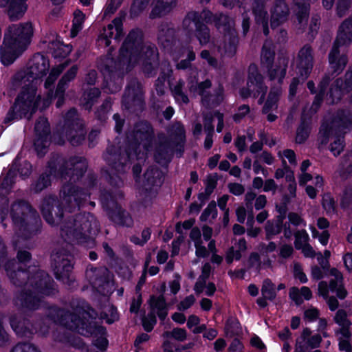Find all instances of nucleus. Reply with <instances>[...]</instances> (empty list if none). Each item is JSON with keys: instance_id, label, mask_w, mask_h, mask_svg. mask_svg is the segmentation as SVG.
Segmentation results:
<instances>
[{"instance_id": "7", "label": "nucleus", "mask_w": 352, "mask_h": 352, "mask_svg": "<svg viewBox=\"0 0 352 352\" xmlns=\"http://www.w3.org/2000/svg\"><path fill=\"white\" fill-rule=\"evenodd\" d=\"M11 215L16 234L19 236L27 238L41 231V219L28 204L18 202L13 204Z\"/></svg>"}, {"instance_id": "5", "label": "nucleus", "mask_w": 352, "mask_h": 352, "mask_svg": "<svg viewBox=\"0 0 352 352\" xmlns=\"http://www.w3.org/2000/svg\"><path fill=\"white\" fill-rule=\"evenodd\" d=\"M33 34V25L30 21L9 25L0 46L1 63L5 66L12 64L28 49Z\"/></svg>"}, {"instance_id": "27", "label": "nucleus", "mask_w": 352, "mask_h": 352, "mask_svg": "<svg viewBox=\"0 0 352 352\" xmlns=\"http://www.w3.org/2000/svg\"><path fill=\"white\" fill-rule=\"evenodd\" d=\"M148 303L151 310L155 311L160 321L164 322L168 316V306L166 298L163 294L158 296L151 295Z\"/></svg>"}, {"instance_id": "18", "label": "nucleus", "mask_w": 352, "mask_h": 352, "mask_svg": "<svg viewBox=\"0 0 352 352\" xmlns=\"http://www.w3.org/2000/svg\"><path fill=\"white\" fill-rule=\"evenodd\" d=\"M314 62V50L311 45H304L298 51L296 57V69L298 74L302 81L307 80L310 76Z\"/></svg>"}, {"instance_id": "51", "label": "nucleus", "mask_w": 352, "mask_h": 352, "mask_svg": "<svg viewBox=\"0 0 352 352\" xmlns=\"http://www.w3.org/2000/svg\"><path fill=\"white\" fill-rule=\"evenodd\" d=\"M211 215L212 219H215L218 215V210L215 201H211L207 207L203 210L200 215L199 220L201 222H206Z\"/></svg>"}, {"instance_id": "25", "label": "nucleus", "mask_w": 352, "mask_h": 352, "mask_svg": "<svg viewBox=\"0 0 352 352\" xmlns=\"http://www.w3.org/2000/svg\"><path fill=\"white\" fill-rule=\"evenodd\" d=\"M0 7L5 8V12L11 21L21 19L28 9L25 1H0Z\"/></svg>"}, {"instance_id": "61", "label": "nucleus", "mask_w": 352, "mask_h": 352, "mask_svg": "<svg viewBox=\"0 0 352 352\" xmlns=\"http://www.w3.org/2000/svg\"><path fill=\"white\" fill-rule=\"evenodd\" d=\"M78 71V66L77 65H72L60 78L63 82L68 84L74 80L76 77Z\"/></svg>"}, {"instance_id": "43", "label": "nucleus", "mask_w": 352, "mask_h": 352, "mask_svg": "<svg viewBox=\"0 0 352 352\" xmlns=\"http://www.w3.org/2000/svg\"><path fill=\"white\" fill-rule=\"evenodd\" d=\"M223 34L227 43L226 46V50L233 54H236L239 44V37L236 30L232 28L230 31L226 32Z\"/></svg>"}, {"instance_id": "41", "label": "nucleus", "mask_w": 352, "mask_h": 352, "mask_svg": "<svg viewBox=\"0 0 352 352\" xmlns=\"http://www.w3.org/2000/svg\"><path fill=\"white\" fill-rule=\"evenodd\" d=\"M295 5L297 6V10L295 12L297 21L298 23L302 24L307 23L309 12L310 3L309 1H294Z\"/></svg>"}, {"instance_id": "6", "label": "nucleus", "mask_w": 352, "mask_h": 352, "mask_svg": "<svg viewBox=\"0 0 352 352\" xmlns=\"http://www.w3.org/2000/svg\"><path fill=\"white\" fill-rule=\"evenodd\" d=\"M20 86L21 89L4 119L5 123L22 118L31 120L43 102L42 91L38 89L34 82Z\"/></svg>"}, {"instance_id": "55", "label": "nucleus", "mask_w": 352, "mask_h": 352, "mask_svg": "<svg viewBox=\"0 0 352 352\" xmlns=\"http://www.w3.org/2000/svg\"><path fill=\"white\" fill-rule=\"evenodd\" d=\"M340 208L343 210L349 209L352 205V188H346L340 198Z\"/></svg>"}, {"instance_id": "49", "label": "nucleus", "mask_w": 352, "mask_h": 352, "mask_svg": "<svg viewBox=\"0 0 352 352\" xmlns=\"http://www.w3.org/2000/svg\"><path fill=\"white\" fill-rule=\"evenodd\" d=\"M263 81V76L258 71L257 65L255 63H251L248 67V83L255 85Z\"/></svg>"}, {"instance_id": "20", "label": "nucleus", "mask_w": 352, "mask_h": 352, "mask_svg": "<svg viewBox=\"0 0 352 352\" xmlns=\"http://www.w3.org/2000/svg\"><path fill=\"white\" fill-rule=\"evenodd\" d=\"M173 139L163 136L155 146L153 158L155 162L162 166L168 165L175 155L174 146H172Z\"/></svg>"}, {"instance_id": "26", "label": "nucleus", "mask_w": 352, "mask_h": 352, "mask_svg": "<svg viewBox=\"0 0 352 352\" xmlns=\"http://www.w3.org/2000/svg\"><path fill=\"white\" fill-rule=\"evenodd\" d=\"M261 297L256 299V304L261 309L267 307V300L273 302L276 298V286L270 278H266L263 280L261 287Z\"/></svg>"}, {"instance_id": "22", "label": "nucleus", "mask_w": 352, "mask_h": 352, "mask_svg": "<svg viewBox=\"0 0 352 352\" xmlns=\"http://www.w3.org/2000/svg\"><path fill=\"white\" fill-rule=\"evenodd\" d=\"M288 65L287 57L278 56L275 63L265 69L269 80L271 81L277 80L279 84H282L287 74Z\"/></svg>"}, {"instance_id": "52", "label": "nucleus", "mask_w": 352, "mask_h": 352, "mask_svg": "<svg viewBox=\"0 0 352 352\" xmlns=\"http://www.w3.org/2000/svg\"><path fill=\"white\" fill-rule=\"evenodd\" d=\"M333 126H336L333 124L332 121L330 122H323L321 124L319 133L322 138L321 143L322 144L328 143L329 138L332 135Z\"/></svg>"}, {"instance_id": "34", "label": "nucleus", "mask_w": 352, "mask_h": 352, "mask_svg": "<svg viewBox=\"0 0 352 352\" xmlns=\"http://www.w3.org/2000/svg\"><path fill=\"white\" fill-rule=\"evenodd\" d=\"M50 138V142L55 144L63 146L65 143V138L67 139L65 126L63 129L54 130L51 133L50 124L47 118H45V143L47 140Z\"/></svg>"}, {"instance_id": "38", "label": "nucleus", "mask_w": 352, "mask_h": 352, "mask_svg": "<svg viewBox=\"0 0 352 352\" xmlns=\"http://www.w3.org/2000/svg\"><path fill=\"white\" fill-rule=\"evenodd\" d=\"M337 36L342 41L343 43L351 45L352 43V16L345 19L339 25Z\"/></svg>"}, {"instance_id": "58", "label": "nucleus", "mask_w": 352, "mask_h": 352, "mask_svg": "<svg viewBox=\"0 0 352 352\" xmlns=\"http://www.w3.org/2000/svg\"><path fill=\"white\" fill-rule=\"evenodd\" d=\"M13 175L10 170L7 176L3 179L0 186V195H6L8 193L13 184Z\"/></svg>"}, {"instance_id": "48", "label": "nucleus", "mask_w": 352, "mask_h": 352, "mask_svg": "<svg viewBox=\"0 0 352 352\" xmlns=\"http://www.w3.org/2000/svg\"><path fill=\"white\" fill-rule=\"evenodd\" d=\"M141 322L144 330L147 333L151 332L157 322L155 311L150 310L147 316L142 317Z\"/></svg>"}, {"instance_id": "36", "label": "nucleus", "mask_w": 352, "mask_h": 352, "mask_svg": "<svg viewBox=\"0 0 352 352\" xmlns=\"http://www.w3.org/2000/svg\"><path fill=\"white\" fill-rule=\"evenodd\" d=\"M156 3L149 14V18L151 19L160 18L168 14L173 8L177 6V1H156Z\"/></svg>"}, {"instance_id": "1", "label": "nucleus", "mask_w": 352, "mask_h": 352, "mask_svg": "<svg viewBox=\"0 0 352 352\" xmlns=\"http://www.w3.org/2000/svg\"><path fill=\"white\" fill-rule=\"evenodd\" d=\"M87 162L85 157L72 156L67 160L57 156L47 162L50 174L62 181H67L60 190L63 195V201H56L52 212L48 208L45 199V222L56 226H60L62 236L76 241L87 248H93L96 242L94 238L98 232V222L91 212H80L74 216L64 219L65 212L72 214L76 208L79 209L82 204L87 193L82 188L74 184L78 182L87 170Z\"/></svg>"}, {"instance_id": "11", "label": "nucleus", "mask_w": 352, "mask_h": 352, "mask_svg": "<svg viewBox=\"0 0 352 352\" xmlns=\"http://www.w3.org/2000/svg\"><path fill=\"white\" fill-rule=\"evenodd\" d=\"M100 201L111 221L123 228L133 226L134 221L131 215L118 202L113 192L110 190L101 192Z\"/></svg>"}, {"instance_id": "63", "label": "nucleus", "mask_w": 352, "mask_h": 352, "mask_svg": "<svg viewBox=\"0 0 352 352\" xmlns=\"http://www.w3.org/2000/svg\"><path fill=\"white\" fill-rule=\"evenodd\" d=\"M265 238L267 240H270L275 235L279 234L281 232L278 228L275 227L274 223H272L270 221H267L265 226Z\"/></svg>"}, {"instance_id": "32", "label": "nucleus", "mask_w": 352, "mask_h": 352, "mask_svg": "<svg viewBox=\"0 0 352 352\" xmlns=\"http://www.w3.org/2000/svg\"><path fill=\"white\" fill-rule=\"evenodd\" d=\"M194 17H197L195 14ZM195 27V36L199 41L201 45H207L210 42V32L209 28L204 23L199 21L198 18H194V21H192Z\"/></svg>"}, {"instance_id": "15", "label": "nucleus", "mask_w": 352, "mask_h": 352, "mask_svg": "<svg viewBox=\"0 0 352 352\" xmlns=\"http://www.w3.org/2000/svg\"><path fill=\"white\" fill-rule=\"evenodd\" d=\"M92 316L87 324L81 328L80 334L85 337H92L93 345L101 352L107 351L109 340L107 338V331L105 327L97 321L98 313L95 309H91Z\"/></svg>"}, {"instance_id": "50", "label": "nucleus", "mask_w": 352, "mask_h": 352, "mask_svg": "<svg viewBox=\"0 0 352 352\" xmlns=\"http://www.w3.org/2000/svg\"><path fill=\"white\" fill-rule=\"evenodd\" d=\"M162 336L166 338H173L179 342H184L186 340L187 331L184 328L175 327L171 331H164Z\"/></svg>"}, {"instance_id": "39", "label": "nucleus", "mask_w": 352, "mask_h": 352, "mask_svg": "<svg viewBox=\"0 0 352 352\" xmlns=\"http://www.w3.org/2000/svg\"><path fill=\"white\" fill-rule=\"evenodd\" d=\"M70 63L71 59L67 58L63 63H61L51 69L48 76L45 78V89H47L55 82L59 76Z\"/></svg>"}, {"instance_id": "16", "label": "nucleus", "mask_w": 352, "mask_h": 352, "mask_svg": "<svg viewBox=\"0 0 352 352\" xmlns=\"http://www.w3.org/2000/svg\"><path fill=\"white\" fill-rule=\"evenodd\" d=\"M44 74V55L41 53L35 54L30 60L25 69L17 72L12 78L14 85L34 82L40 79Z\"/></svg>"}, {"instance_id": "12", "label": "nucleus", "mask_w": 352, "mask_h": 352, "mask_svg": "<svg viewBox=\"0 0 352 352\" xmlns=\"http://www.w3.org/2000/svg\"><path fill=\"white\" fill-rule=\"evenodd\" d=\"M121 105L124 111L138 117L145 110L142 86L137 79H131L128 82L122 97Z\"/></svg>"}, {"instance_id": "17", "label": "nucleus", "mask_w": 352, "mask_h": 352, "mask_svg": "<svg viewBox=\"0 0 352 352\" xmlns=\"http://www.w3.org/2000/svg\"><path fill=\"white\" fill-rule=\"evenodd\" d=\"M163 183L162 172L157 168H149L144 173L140 195L144 202L151 201L157 195Z\"/></svg>"}, {"instance_id": "24", "label": "nucleus", "mask_w": 352, "mask_h": 352, "mask_svg": "<svg viewBox=\"0 0 352 352\" xmlns=\"http://www.w3.org/2000/svg\"><path fill=\"white\" fill-rule=\"evenodd\" d=\"M275 4L271 11L270 25L276 29L287 21L289 14V8L287 1H274Z\"/></svg>"}, {"instance_id": "9", "label": "nucleus", "mask_w": 352, "mask_h": 352, "mask_svg": "<svg viewBox=\"0 0 352 352\" xmlns=\"http://www.w3.org/2000/svg\"><path fill=\"white\" fill-rule=\"evenodd\" d=\"M142 60V69L145 76H155L160 68V72L157 80V82L164 83L171 77L173 74L171 65L168 61L160 64L159 52L155 45H149L144 49Z\"/></svg>"}, {"instance_id": "42", "label": "nucleus", "mask_w": 352, "mask_h": 352, "mask_svg": "<svg viewBox=\"0 0 352 352\" xmlns=\"http://www.w3.org/2000/svg\"><path fill=\"white\" fill-rule=\"evenodd\" d=\"M267 1H254L256 6L253 8V14L254 15L256 23L258 25L266 24L268 23V14L265 9V5Z\"/></svg>"}, {"instance_id": "47", "label": "nucleus", "mask_w": 352, "mask_h": 352, "mask_svg": "<svg viewBox=\"0 0 352 352\" xmlns=\"http://www.w3.org/2000/svg\"><path fill=\"white\" fill-rule=\"evenodd\" d=\"M214 23L217 29L223 32H229L232 28L229 16L223 13L216 14Z\"/></svg>"}, {"instance_id": "54", "label": "nucleus", "mask_w": 352, "mask_h": 352, "mask_svg": "<svg viewBox=\"0 0 352 352\" xmlns=\"http://www.w3.org/2000/svg\"><path fill=\"white\" fill-rule=\"evenodd\" d=\"M58 292L56 283L48 273L45 272V296H54Z\"/></svg>"}, {"instance_id": "35", "label": "nucleus", "mask_w": 352, "mask_h": 352, "mask_svg": "<svg viewBox=\"0 0 352 352\" xmlns=\"http://www.w3.org/2000/svg\"><path fill=\"white\" fill-rule=\"evenodd\" d=\"M193 14H195L196 16H197V18L199 19V21L201 23L206 22V23H214L216 16V14H214L210 10L207 9H204L201 12L197 11L189 12L183 21V25L184 27L189 25L191 21H194L195 15H192Z\"/></svg>"}, {"instance_id": "23", "label": "nucleus", "mask_w": 352, "mask_h": 352, "mask_svg": "<svg viewBox=\"0 0 352 352\" xmlns=\"http://www.w3.org/2000/svg\"><path fill=\"white\" fill-rule=\"evenodd\" d=\"M158 43L164 49L172 48L177 41V32L175 28L168 23H162L157 34Z\"/></svg>"}, {"instance_id": "37", "label": "nucleus", "mask_w": 352, "mask_h": 352, "mask_svg": "<svg viewBox=\"0 0 352 352\" xmlns=\"http://www.w3.org/2000/svg\"><path fill=\"white\" fill-rule=\"evenodd\" d=\"M224 333L226 336L233 338L242 333V327L236 316H230L226 320Z\"/></svg>"}, {"instance_id": "3", "label": "nucleus", "mask_w": 352, "mask_h": 352, "mask_svg": "<svg viewBox=\"0 0 352 352\" xmlns=\"http://www.w3.org/2000/svg\"><path fill=\"white\" fill-rule=\"evenodd\" d=\"M142 32L131 30L119 50L118 58L111 59L109 64H105L102 69L105 87L111 93L117 92L121 89V82L124 76V68L128 65L133 58L139 57L143 54L144 49L140 46Z\"/></svg>"}, {"instance_id": "60", "label": "nucleus", "mask_w": 352, "mask_h": 352, "mask_svg": "<svg viewBox=\"0 0 352 352\" xmlns=\"http://www.w3.org/2000/svg\"><path fill=\"white\" fill-rule=\"evenodd\" d=\"M214 116L211 113H207L203 117L204 131L206 134H214V126L213 125Z\"/></svg>"}, {"instance_id": "56", "label": "nucleus", "mask_w": 352, "mask_h": 352, "mask_svg": "<svg viewBox=\"0 0 352 352\" xmlns=\"http://www.w3.org/2000/svg\"><path fill=\"white\" fill-rule=\"evenodd\" d=\"M334 321L339 326H346L350 327L351 325V321L347 318V314L344 309H338L335 315Z\"/></svg>"}, {"instance_id": "64", "label": "nucleus", "mask_w": 352, "mask_h": 352, "mask_svg": "<svg viewBox=\"0 0 352 352\" xmlns=\"http://www.w3.org/2000/svg\"><path fill=\"white\" fill-rule=\"evenodd\" d=\"M289 297L294 302L296 306H300L304 302L300 290L296 287H292L289 289Z\"/></svg>"}, {"instance_id": "57", "label": "nucleus", "mask_w": 352, "mask_h": 352, "mask_svg": "<svg viewBox=\"0 0 352 352\" xmlns=\"http://www.w3.org/2000/svg\"><path fill=\"white\" fill-rule=\"evenodd\" d=\"M150 1H132L130 15L132 18L139 16Z\"/></svg>"}, {"instance_id": "21", "label": "nucleus", "mask_w": 352, "mask_h": 352, "mask_svg": "<svg viewBox=\"0 0 352 352\" xmlns=\"http://www.w3.org/2000/svg\"><path fill=\"white\" fill-rule=\"evenodd\" d=\"M73 47L70 44H65L63 41L56 38V40L50 41L47 49L45 50V76L47 71L49 70L50 65V60L46 54H51L55 60L58 62L65 59L72 52Z\"/></svg>"}, {"instance_id": "2", "label": "nucleus", "mask_w": 352, "mask_h": 352, "mask_svg": "<svg viewBox=\"0 0 352 352\" xmlns=\"http://www.w3.org/2000/svg\"><path fill=\"white\" fill-rule=\"evenodd\" d=\"M154 138L151 124L146 120L140 121L135 124L132 133L127 135L124 149L121 146L109 145L103 158L111 168L117 171L122 170L128 164L139 159L141 144L145 150L149 151Z\"/></svg>"}, {"instance_id": "53", "label": "nucleus", "mask_w": 352, "mask_h": 352, "mask_svg": "<svg viewBox=\"0 0 352 352\" xmlns=\"http://www.w3.org/2000/svg\"><path fill=\"white\" fill-rule=\"evenodd\" d=\"M294 247L296 250H301L304 246L302 245V242L307 243L309 240V236L307 231L304 229L297 231L294 234Z\"/></svg>"}, {"instance_id": "59", "label": "nucleus", "mask_w": 352, "mask_h": 352, "mask_svg": "<svg viewBox=\"0 0 352 352\" xmlns=\"http://www.w3.org/2000/svg\"><path fill=\"white\" fill-rule=\"evenodd\" d=\"M218 179L219 177L217 173H214L212 175H208L205 182V191L212 195L214 190L217 188Z\"/></svg>"}, {"instance_id": "8", "label": "nucleus", "mask_w": 352, "mask_h": 352, "mask_svg": "<svg viewBox=\"0 0 352 352\" xmlns=\"http://www.w3.org/2000/svg\"><path fill=\"white\" fill-rule=\"evenodd\" d=\"M91 309H94L85 300L78 302L72 312L65 309H58L54 322L66 329L80 334L81 328L85 327L92 316Z\"/></svg>"}, {"instance_id": "30", "label": "nucleus", "mask_w": 352, "mask_h": 352, "mask_svg": "<svg viewBox=\"0 0 352 352\" xmlns=\"http://www.w3.org/2000/svg\"><path fill=\"white\" fill-rule=\"evenodd\" d=\"M311 131V117L302 113L300 124L296 129V142L299 144H304L309 137Z\"/></svg>"}, {"instance_id": "13", "label": "nucleus", "mask_w": 352, "mask_h": 352, "mask_svg": "<svg viewBox=\"0 0 352 352\" xmlns=\"http://www.w3.org/2000/svg\"><path fill=\"white\" fill-rule=\"evenodd\" d=\"M64 126L67 140L73 146H80L85 140L87 131L76 108H71L66 113Z\"/></svg>"}, {"instance_id": "4", "label": "nucleus", "mask_w": 352, "mask_h": 352, "mask_svg": "<svg viewBox=\"0 0 352 352\" xmlns=\"http://www.w3.org/2000/svg\"><path fill=\"white\" fill-rule=\"evenodd\" d=\"M14 260L8 261L5 265L8 276L14 285L24 286L16 298V303L29 309H37L43 294V274L36 267H29L28 271H22L16 267Z\"/></svg>"}, {"instance_id": "19", "label": "nucleus", "mask_w": 352, "mask_h": 352, "mask_svg": "<svg viewBox=\"0 0 352 352\" xmlns=\"http://www.w3.org/2000/svg\"><path fill=\"white\" fill-rule=\"evenodd\" d=\"M342 39L336 36L333 46L329 54V63L332 69L331 74L338 75L342 72L348 63L346 55H340V47L342 46H348V43H343Z\"/></svg>"}, {"instance_id": "14", "label": "nucleus", "mask_w": 352, "mask_h": 352, "mask_svg": "<svg viewBox=\"0 0 352 352\" xmlns=\"http://www.w3.org/2000/svg\"><path fill=\"white\" fill-rule=\"evenodd\" d=\"M70 257L65 250H58L52 256V267L56 279L68 286H72L75 280L72 274L74 265Z\"/></svg>"}, {"instance_id": "62", "label": "nucleus", "mask_w": 352, "mask_h": 352, "mask_svg": "<svg viewBox=\"0 0 352 352\" xmlns=\"http://www.w3.org/2000/svg\"><path fill=\"white\" fill-rule=\"evenodd\" d=\"M11 352H41L36 346L30 343H19Z\"/></svg>"}, {"instance_id": "46", "label": "nucleus", "mask_w": 352, "mask_h": 352, "mask_svg": "<svg viewBox=\"0 0 352 352\" xmlns=\"http://www.w3.org/2000/svg\"><path fill=\"white\" fill-rule=\"evenodd\" d=\"M279 91L278 90L270 91L267 100L262 108V113L267 114L273 108L274 106H277V102L279 99Z\"/></svg>"}, {"instance_id": "28", "label": "nucleus", "mask_w": 352, "mask_h": 352, "mask_svg": "<svg viewBox=\"0 0 352 352\" xmlns=\"http://www.w3.org/2000/svg\"><path fill=\"white\" fill-rule=\"evenodd\" d=\"M92 286L100 293H104L108 292V288L110 287L111 278L109 271L107 268L94 272V278L92 280Z\"/></svg>"}, {"instance_id": "10", "label": "nucleus", "mask_w": 352, "mask_h": 352, "mask_svg": "<svg viewBox=\"0 0 352 352\" xmlns=\"http://www.w3.org/2000/svg\"><path fill=\"white\" fill-rule=\"evenodd\" d=\"M142 60V69L145 76H155L160 68V72L157 80V82L164 83L171 77L173 74L171 65L168 61L160 64L159 52L155 45H149L144 49Z\"/></svg>"}, {"instance_id": "29", "label": "nucleus", "mask_w": 352, "mask_h": 352, "mask_svg": "<svg viewBox=\"0 0 352 352\" xmlns=\"http://www.w3.org/2000/svg\"><path fill=\"white\" fill-rule=\"evenodd\" d=\"M34 147L39 157L44 155V118L39 117L34 127Z\"/></svg>"}, {"instance_id": "44", "label": "nucleus", "mask_w": 352, "mask_h": 352, "mask_svg": "<svg viewBox=\"0 0 352 352\" xmlns=\"http://www.w3.org/2000/svg\"><path fill=\"white\" fill-rule=\"evenodd\" d=\"M112 102L111 98H106L102 104L95 111V117L100 122H104L108 118V113L111 109Z\"/></svg>"}, {"instance_id": "40", "label": "nucleus", "mask_w": 352, "mask_h": 352, "mask_svg": "<svg viewBox=\"0 0 352 352\" xmlns=\"http://www.w3.org/2000/svg\"><path fill=\"white\" fill-rule=\"evenodd\" d=\"M276 53L273 48L263 45L261 52V67L265 70L275 63Z\"/></svg>"}, {"instance_id": "31", "label": "nucleus", "mask_w": 352, "mask_h": 352, "mask_svg": "<svg viewBox=\"0 0 352 352\" xmlns=\"http://www.w3.org/2000/svg\"><path fill=\"white\" fill-rule=\"evenodd\" d=\"M174 139L172 146H174L177 157L180 158L184 153V144L186 141L185 129L182 125H179L173 133Z\"/></svg>"}, {"instance_id": "33", "label": "nucleus", "mask_w": 352, "mask_h": 352, "mask_svg": "<svg viewBox=\"0 0 352 352\" xmlns=\"http://www.w3.org/2000/svg\"><path fill=\"white\" fill-rule=\"evenodd\" d=\"M333 124L338 128L350 129L352 127V115L346 109H338L331 120Z\"/></svg>"}, {"instance_id": "45", "label": "nucleus", "mask_w": 352, "mask_h": 352, "mask_svg": "<svg viewBox=\"0 0 352 352\" xmlns=\"http://www.w3.org/2000/svg\"><path fill=\"white\" fill-rule=\"evenodd\" d=\"M101 91L97 87H93L87 89L84 93V100H85L84 106L86 109H91L96 102L97 99L100 96Z\"/></svg>"}]
</instances>
